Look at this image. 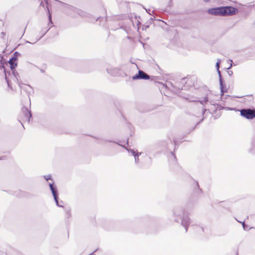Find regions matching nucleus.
Instances as JSON below:
<instances>
[{"mask_svg": "<svg viewBox=\"0 0 255 255\" xmlns=\"http://www.w3.org/2000/svg\"><path fill=\"white\" fill-rule=\"evenodd\" d=\"M237 11L236 8L232 6L213 8L208 10V12L210 14L222 16L235 14Z\"/></svg>", "mask_w": 255, "mask_h": 255, "instance_id": "f257e3e1", "label": "nucleus"}, {"mask_svg": "<svg viewBox=\"0 0 255 255\" xmlns=\"http://www.w3.org/2000/svg\"><path fill=\"white\" fill-rule=\"evenodd\" d=\"M241 115L248 119H252L255 117V111L251 109H243L240 111Z\"/></svg>", "mask_w": 255, "mask_h": 255, "instance_id": "f03ea898", "label": "nucleus"}, {"mask_svg": "<svg viewBox=\"0 0 255 255\" xmlns=\"http://www.w3.org/2000/svg\"><path fill=\"white\" fill-rule=\"evenodd\" d=\"M49 186H50V189L51 190V192L52 193V195L54 197V200L56 203V205L59 207H62L63 206L62 204H60L58 203L56 190L55 189V188L54 187L53 183H50Z\"/></svg>", "mask_w": 255, "mask_h": 255, "instance_id": "7ed1b4c3", "label": "nucleus"}, {"mask_svg": "<svg viewBox=\"0 0 255 255\" xmlns=\"http://www.w3.org/2000/svg\"><path fill=\"white\" fill-rule=\"evenodd\" d=\"M149 77L142 71H139L138 74L133 77V79H148Z\"/></svg>", "mask_w": 255, "mask_h": 255, "instance_id": "20e7f679", "label": "nucleus"}, {"mask_svg": "<svg viewBox=\"0 0 255 255\" xmlns=\"http://www.w3.org/2000/svg\"><path fill=\"white\" fill-rule=\"evenodd\" d=\"M22 111L24 114V116L25 119L29 122L30 121V117L31 116L30 112L26 108H23L22 109Z\"/></svg>", "mask_w": 255, "mask_h": 255, "instance_id": "39448f33", "label": "nucleus"}, {"mask_svg": "<svg viewBox=\"0 0 255 255\" xmlns=\"http://www.w3.org/2000/svg\"><path fill=\"white\" fill-rule=\"evenodd\" d=\"M189 223V219L188 218H186L185 219H183L182 221V224L183 226L185 227L186 231L187 230V225Z\"/></svg>", "mask_w": 255, "mask_h": 255, "instance_id": "423d86ee", "label": "nucleus"}, {"mask_svg": "<svg viewBox=\"0 0 255 255\" xmlns=\"http://www.w3.org/2000/svg\"><path fill=\"white\" fill-rule=\"evenodd\" d=\"M127 150L128 151H130L131 152V153L132 154V155L134 156V157H135V162H137L138 157V156L141 153H136L135 151L133 149H130V150H129L128 149H127Z\"/></svg>", "mask_w": 255, "mask_h": 255, "instance_id": "0eeeda50", "label": "nucleus"}, {"mask_svg": "<svg viewBox=\"0 0 255 255\" xmlns=\"http://www.w3.org/2000/svg\"><path fill=\"white\" fill-rule=\"evenodd\" d=\"M221 62V60L220 59H217V61L216 64V67L217 68L218 74L219 75L220 78H221V73L219 70L220 64Z\"/></svg>", "mask_w": 255, "mask_h": 255, "instance_id": "6e6552de", "label": "nucleus"}, {"mask_svg": "<svg viewBox=\"0 0 255 255\" xmlns=\"http://www.w3.org/2000/svg\"><path fill=\"white\" fill-rule=\"evenodd\" d=\"M15 60V58H11L9 61V63L10 65L11 69L14 68L16 66V64L14 63Z\"/></svg>", "mask_w": 255, "mask_h": 255, "instance_id": "1a4fd4ad", "label": "nucleus"}, {"mask_svg": "<svg viewBox=\"0 0 255 255\" xmlns=\"http://www.w3.org/2000/svg\"><path fill=\"white\" fill-rule=\"evenodd\" d=\"M220 85L221 92L222 93V95H223L224 93L226 92V91H225L224 89L223 84V82H222L221 78H220Z\"/></svg>", "mask_w": 255, "mask_h": 255, "instance_id": "9d476101", "label": "nucleus"}, {"mask_svg": "<svg viewBox=\"0 0 255 255\" xmlns=\"http://www.w3.org/2000/svg\"><path fill=\"white\" fill-rule=\"evenodd\" d=\"M44 178L46 180H48L49 179H50L51 178V176L50 175H46V176H44Z\"/></svg>", "mask_w": 255, "mask_h": 255, "instance_id": "9b49d317", "label": "nucleus"}, {"mask_svg": "<svg viewBox=\"0 0 255 255\" xmlns=\"http://www.w3.org/2000/svg\"><path fill=\"white\" fill-rule=\"evenodd\" d=\"M207 101H208L207 99V98H206L205 100H204V101H200V103H201L202 105H204V104H205V103H206Z\"/></svg>", "mask_w": 255, "mask_h": 255, "instance_id": "f8f14e48", "label": "nucleus"}, {"mask_svg": "<svg viewBox=\"0 0 255 255\" xmlns=\"http://www.w3.org/2000/svg\"><path fill=\"white\" fill-rule=\"evenodd\" d=\"M49 19L50 22L52 23L51 15L50 14V13L49 12Z\"/></svg>", "mask_w": 255, "mask_h": 255, "instance_id": "ddd939ff", "label": "nucleus"}, {"mask_svg": "<svg viewBox=\"0 0 255 255\" xmlns=\"http://www.w3.org/2000/svg\"><path fill=\"white\" fill-rule=\"evenodd\" d=\"M230 61H231V63L230 64V65L229 67L228 68V69H230L232 67V60H230Z\"/></svg>", "mask_w": 255, "mask_h": 255, "instance_id": "4468645a", "label": "nucleus"}, {"mask_svg": "<svg viewBox=\"0 0 255 255\" xmlns=\"http://www.w3.org/2000/svg\"><path fill=\"white\" fill-rule=\"evenodd\" d=\"M242 225H243V226L244 229L245 230H246V227H245V225L244 222H243V223H242Z\"/></svg>", "mask_w": 255, "mask_h": 255, "instance_id": "2eb2a0df", "label": "nucleus"}, {"mask_svg": "<svg viewBox=\"0 0 255 255\" xmlns=\"http://www.w3.org/2000/svg\"><path fill=\"white\" fill-rule=\"evenodd\" d=\"M68 8H72V6H68Z\"/></svg>", "mask_w": 255, "mask_h": 255, "instance_id": "dca6fc26", "label": "nucleus"}, {"mask_svg": "<svg viewBox=\"0 0 255 255\" xmlns=\"http://www.w3.org/2000/svg\"><path fill=\"white\" fill-rule=\"evenodd\" d=\"M205 1L207 2L209 1V0H204Z\"/></svg>", "mask_w": 255, "mask_h": 255, "instance_id": "f3484780", "label": "nucleus"}]
</instances>
